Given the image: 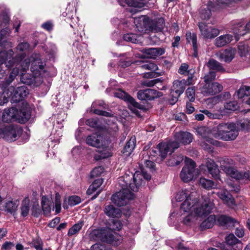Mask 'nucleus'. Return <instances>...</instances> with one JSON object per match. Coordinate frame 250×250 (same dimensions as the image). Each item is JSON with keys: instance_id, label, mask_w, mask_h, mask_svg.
I'll return each instance as SVG.
<instances>
[{"instance_id": "obj_37", "label": "nucleus", "mask_w": 250, "mask_h": 250, "mask_svg": "<svg viewBox=\"0 0 250 250\" xmlns=\"http://www.w3.org/2000/svg\"><path fill=\"white\" fill-rule=\"evenodd\" d=\"M225 241L228 245L232 247H233L235 246L238 245H239L240 246H237V248L241 249L242 247L240 243V241L236 238L233 234H229L226 236L225 238Z\"/></svg>"}, {"instance_id": "obj_54", "label": "nucleus", "mask_w": 250, "mask_h": 250, "mask_svg": "<svg viewBox=\"0 0 250 250\" xmlns=\"http://www.w3.org/2000/svg\"><path fill=\"white\" fill-rule=\"evenodd\" d=\"M201 112H202L204 114V115H206L207 117H208L210 119H221V117H222V115H221V114H213L206 109L201 110Z\"/></svg>"}, {"instance_id": "obj_18", "label": "nucleus", "mask_w": 250, "mask_h": 250, "mask_svg": "<svg viewBox=\"0 0 250 250\" xmlns=\"http://www.w3.org/2000/svg\"><path fill=\"white\" fill-rule=\"evenodd\" d=\"M172 141H168L158 145L156 149L159 150L160 161H163L166 157L168 152L173 151L176 149L172 146Z\"/></svg>"}, {"instance_id": "obj_34", "label": "nucleus", "mask_w": 250, "mask_h": 250, "mask_svg": "<svg viewBox=\"0 0 250 250\" xmlns=\"http://www.w3.org/2000/svg\"><path fill=\"white\" fill-rule=\"evenodd\" d=\"M234 55L235 50L234 49H226L219 54V59L225 62H230L233 59Z\"/></svg>"}, {"instance_id": "obj_45", "label": "nucleus", "mask_w": 250, "mask_h": 250, "mask_svg": "<svg viewBox=\"0 0 250 250\" xmlns=\"http://www.w3.org/2000/svg\"><path fill=\"white\" fill-rule=\"evenodd\" d=\"M110 156L106 147H104L102 149L98 150V153L94 155V159L98 161L102 159L107 158Z\"/></svg>"}, {"instance_id": "obj_20", "label": "nucleus", "mask_w": 250, "mask_h": 250, "mask_svg": "<svg viewBox=\"0 0 250 250\" xmlns=\"http://www.w3.org/2000/svg\"><path fill=\"white\" fill-rule=\"evenodd\" d=\"M18 110L14 107L6 109L4 110L2 116V121L4 123H9L13 121L18 120Z\"/></svg>"}, {"instance_id": "obj_30", "label": "nucleus", "mask_w": 250, "mask_h": 250, "mask_svg": "<svg viewBox=\"0 0 250 250\" xmlns=\"http://www.w3.org/2000/svg\"><path fill=\"white\" fill-rule=\"evenodd\" d=\"M186 39L187 42L188 43H192L193 50V55L195 57H197L198 56V47L197 42V36L196 34L194 33H191L190 32H187L186 35Z\"/></svg>"}, {"instance_id": "obj_17", "label": "nucleus", "mask_w": 250, "mask_h": 250, "mask_svg": "<svg viewBox=\"0 0 250 250\" xmlns=\"http://www.w3.org/2000/svg\"><path fill=\"white\" fill-rule=\"evenodd\" d=\"M29 93L27 87L23 85L19 86L17 88L14 87V91L12 97V101L14 103H18L22 101Z\"/></svg>"}, {"instance_id": "obj_51", "label": "nucleus", "mask_w": 250, "mask_h": 250, "mask_svg": "<svg viewBox=\"0 0 250 250\" xmlns=\"http://www.w3.org/2000/svg\"><path fill=\"white\" fill-rule=\"evenodd\" d=\"M188 195H191L189 194V191L187 190L179 191L176 195L175 198L177 201L181 202L184 200H186L188 197Z\"/></svg>"}, {"instance_id": "obj_35", "label": "nucleus", "mask_w": 250, "mask_h": 250, "mask_svg": "<svg viewBox=\"0 0 250 250\" xmlns=\"http://www.w3.org/2000/svg\"><path fill=\"white\" fill-rule=\"evenodd\" d=\"M207 66L210 70H215L218 72H224L225 69L221 64L217 61L211 59L207 63Z\"/></svg>"}, {"instance_id": "obj_14", "label": "nucleus", "mask_w": 250, "mask_h": 250, "mask_svg": "<svg viewBox=\"0 0 250 250\" xmlns=\"http://www.w3.org/2000/svg\"><path fill=\"white\" fill-rule=\"evenodd\" d=\"M19 205V201L11 198L4 200L0 205V209L7 213L14 215Z\"/></svg>"}, {"instance_id": "obj_27", "label": "nucleus", "mask_w": 250, "mask_h": 250, "mask_svg": "<svg viewBox=\"0 0 250 250\" xmlns=\"http://www.w3.org/2000/svg\"><path fill=\"white\" fill-rule=\"evenodd\" d=\"M217 222L220 226L225 228L233 227L237 223L234 219L226 215H221L218 217Z\"/></svg>"}, {"instance_id": "obj_24", "label": "nucleus", "mask_w": 250, "mask_h": 250, "mask_svg": "<svg viewBox=\"0 0 250 250\" xmlns=\"http://www.w3.org/2000/svg\"><path fill=\"white\" fill-rule=\"evenodd\" d=\"M206 167L208 172L214 178L220 179V171L218 168L217 165L213 160L210 159H208L206 162Z\"/></svg>"}, {"instance_id": "obj_41", "label": "nucleus", "mask_w": 250, "mask_h": 250, "mask_svg": "<svg viewBox=\"0 0 250 250\" xmlns=\"http://www.w3.org/2000/svg\"><path fill=\"white\" fill-rule=\"evenodd\" d=\"M215 222V215H210L201 224L200 227L203 229L211 228L213 226Z\"/></svg>"}, {"instance_id": "obj_31", "label": "nucleus", "mask_w": 250, "mask_h": 250, "mask_svg": "<svg viewBox=\"0 0 250 250\" xmlns=\"http://www.w3.org/2000/svg\"><path fill=\"white\" fill-rule=\"evenodd\" d=\"M188 65L187 64L182 63L178 70V72L179 74L182 75L187 74L188 76V84H192L195 70L193 69H190L188 70Z\"/></svg>"}, {"instance_id": "obj_10", "label": "nucleus", "mask_w": 250, "mask_h": 250, "mask_svg": "<svg viewBox=\"0 0 250 250\" xmlns=\"http://www.w3.org/2000/svg\"><path fill=\"white\" fill-rule=\"evenodd\" d=\"M114 94L116 97L128 102L133 107H134V110L131 107L130 108L134 113L137 115H139V111L137 109H143L144 108L143 105L138 103L133 97L121 89L117 90L114 92Z\"/></svg>"}, {"instance_id": "obj_19", "label": "nucleus", "mask_w": 250, "mask_h": 250, "mask_svg": "<svg viewBox=\"0 0 250 250\" xmlns=\"http://www.w3.org/2000/svg\"><path fill=\"white\" fill-rule=\"evenodd\" d=\"M144 58L155 59L163 55L165 50L163 48H144L141 50Z\"/></svg>"}, {"instance_id": "obj_61", "label": "nucleus", "mask_w": 250, "mask_h": 250, "mask_svg": "<svg viewBox=\"0 0 250 250\" xmlns=\"http://www.w3.org/2000/svg\"><path fill=\"white\" fill-rule=\"evenodd\" d=\"M32 245H33V247L36 250H43V248H42L43 242L41 239H37L34 240L33 241Z\"/></svg>"}, {"instance_id": "obj_62", "label": "nucleus", "mask_w": 250, "mask_h": 250, "mask_svg": "<svg viewBox=\"0 0 250 250\" xmlns=\"http://www.w3.org/2000/svg\"><path fill=\"white\" fill-rule=\"evenodd\" d=\"M216 74L213 71H209L208 74L204 77V81L205 83H211V81L215 79Z\"/></svg>"}, {"instance_id": "obj_16", "label": "nucleus", "mask_w": 250, "mask_h": 250, "mask_svg": "<svg viewBox=\"0 0 250 250\" xmlns=\"http://www.w3.org/2000/svg\"><path fill=\"white\" fill-rule=\"evenodd\" d=\"M162 96L161 92L152 89L140 90L137 93V98L142 101H151Z\"/></svg>"}, {"instance_id": "obj_44", "label": "nucleus", "mask_w": 250, "mask_h": 250, "mask_svg": "<svg viewBox=\"0 0 250 250\" xmlns=\"http://www.w3.org/2000/svg\"><path fill=\"white\" fill-rule=\"evenodd\" d=\"M83 225V223L81 221L74 224L70 229H69L67 233V235L70 237L77 234L82 229Z\"/></svg>"}, {"instance_id": "obj_59", "label": "nucleus", "mask_w": 250, "mask_h": 250, "mask_svg": "<svg viewBox=\"0 0 250 250\" xmlns=\"http://www.w3.org/2000/svg\"><path fill=\"white\" fill-rule=\"evenodd\" d=\"M186 94L189 102H193L195 100V90L193 87H189L186 90Z\"/></svg>"}, {"instance_id": "obj_40", "label": "nucleus", "mask_w": 250, "mask_h": 250, "mask_svg": "<svg viewBox=\"0 0 250 250\" xmlns=\"http://www.w3.org/2000/svg\"><path fill=\"white\" fill-rule=\"evenodd\" d=\"M41 205L42 207V211L45 215L49 214L51 211V202L45 196H42V198Z\"/></svg>"}, {"instance_id": "obj_33", "label": "nucleus", "mask_w": 250, "mask_h": 250, "mask_svg": "<svg viewBox=\"0 0 250 250\" xmlns=\"http://www.w3.org/2000/svg\"><path fill=\"white\" fill-rule=\"evenodd\" d=\"M105 213L110 217L119 218L121 216V211L119 208H115L112 205L105 207L104 208Z\"/></svg>"}, {"instance_id": "obj_55", "label": "nucleus", "mask_w": 250, "mask_h": 250, "mask_svg": "<svg viewBox=\"0 0 250 250\" xmlns=\"http://www.w3.org/2000/svg\"><path fill=\"white\" fill-rule=\"evenodd\" d=\"M32 214L37 217L42 212V210L40 208V206L37 203H34L31 208Z\"/></svg>"}, {"instance_id": "obj_29", "label": "nucleus", "mask_w": 250, "mask_h": 250, "mask_svg": "<svg viewBox=\"0 0 250 250\" xmlns=\"http://www.w3.org/2000/svg\"><path fill=\"white\" fill-rule=\"evenodd\" d=\"M233 40V36L230 34L221 35L215 39L214 44L218 47H223L229 43Z\"/></svg>"}, {"instance_id": "obj_52", "label": "nucleus", "mask_w": 250, "mask_h": 250, "mask_svg": "<svg viewBox=\"0 0 250 250\" xmlns=\"http://www.w3.org/2000/svg\"><path fill=\"white\" fill-rule=\"evenodd\" d=\"M159 82H162V80L161 78L156 79L152 80H145L142 82V84L144 86L147 87H152Z\"/></svg>"}, {"instance_id": "obj_26", "label": "nucleus", "mask_w": 250, "mask_h": 250, "mask_svg": "<svg viewBox=\"0 0 250 250\" xmlns=\"http://www.w3.org/2000/svg\"><path fill=\"white\" fill-rule=\"evenodd\" d=\"M119 4L123 6H125V5H127L130 7H134V10L131 9L130 11L133 13H136L138 11H141V10L137 9L136 8L139 9L142 8L144 6V4L142 2H139L134 0H119Z\"/></svg>"}, {"instance_id": "obj_1", "label": "nucleus", "mask_w": 250, "mask_h": 250, "mask_svg": "<svg viewBox=\"0 0 250 250\" xmlns=\"http://www.w3.org/2000/svg\"><path fill=\"white\" fill-rule=\"evenodd\" d=\"M138 174H125L119 178L118 183L121 189L112 196V201L118 206L126 205L133 199L134 194L132 191H137L139 187V183L136 184Z\"/></svg>"}, {"instance_id": "obj_32", "label": "nucleus", "mask_w": 250, "mask_h": 250, "mask_svg": "<svg viewBox=\"0 0 250 250\" xmlns=\"http://www.w3.org/2000/svg\"><path fill=\"white\" fill-rule=\"evenodd\" d=\"M14 91V87L11 86L7 89H4L1 93H0V105H1L6 103L8 101V99L10 97H12Z\"/></svg>"}, {"instance_id": "obj_11", "label": "nucleus", "mask_w": 250, "mask_h": 250, "mask_svg": "<svg viewBox=\"0 0 250 250\" xmlns=\"http://www.w3.org/2000/svg\"><path fill=\"white\" fill-rule=\"evenodd\" d=\"M201 36L205 39H212L217 37L220 33L218 29L208 26V24L199 22L198 23Z\"/></svg>"}, {"instance_id": "obj_13", "label": "nucleus", "mask_w": 250, "mask_h": 250, "mask_svg": "<svg viewBox=\"0 0 250 250\" xmlns=\"http://www.w3.org/2000/svg\"><path fill=\"white\" fill-rule=\"evenodd\" d=\"M193 140L191 133L187 132H176L174 134V141H172V146L174 148L179 147L180 144L187 145L190 143Z\"/></svg>"}, {"instance_id": "obj_3", "label": "nucleus", "mask_w": 250, "mask_h": 250, "mask_svg": "<svg viewBox=\"0 0 250 250\" xmlns=\"http://www.w3.org/2000/svg\"><path fill=\"white\" fill-rule=\"evenodd\" d=\"M134 23L141 32H158L163 29L165 20L163 18L151 20L146 16H141L134 19Z\"/></svg>"}, {"instance_id": "obj_5", "label": "nucleus", "mask_w": 250, "mask_h": 250, "mask_svg": "<svg viewBox=\"0 0 250 250\" xmlns=\"http://www.w3.org/2000/svg\"><path fill=\"white\" fill-rule=\"evenodd\" d=\"M238 135V130L235 124L231 123L220 124L217 127L214 136L224 141H231L236 139Z\"/></svg>"}, {"instance_id": "obj_53", "label": "nucleus", "mask_w": 250, "mask_h": 250, "mask_svg": "<svg viewBox=\"0 0 250 250\" xmlns=\"http://www.w3.org/2000/svg\"><path fill=\"white\" fill-rule=\"evenodd\" d=\"M143 69L156 71L158 70V66L152 62H146L140 66Z\"/></svg>"}, {"instance_id": "obj_28", "label": "nucleus", "mask_w": 250, "mask_h": 250, "mask_svg": "<svg viewBox=\"0 0 250 250\" xmlns=\"http://www.w3.org/2000/svg\"><path fill=\"white\" fill-rule=\"evenodd\" d=\"M238 98H244L245 102L250 105V86H243L237 91Z\"/></svg>"}, {"instance_id": "obj_4", "label": "nucleus", "mask_w": 250, "mask_h": 250, "mask_svg": "<svg viewBox=\"0 0 250 250\" xmlns=\"http://www.w3.org/2000/svg\"><path fill=\"white\" fill-rule=\"evenodd\" d=\"M45 64L40 58L34 59L32 62L31 70L35 76L25 74L21 77V82L27 85L32 86H38L42 83V78L40 76L41 71H42Z\"/></svg>"}, {"instance_id": "obj_48", "label": "nucleus", "mask_w": 250, "mask_h": 250, "mask_svg": "<svg viewBox=\"0 0 250 250\" xmlns=\"http://www.w3.org/2000/svg\"><path fill=\"white\" fill-rule=\"evenodd\" d=\"M146 155V156L143 157V159L142 160V163H144L146 167L150 169H153L155 167V164L153 162L154 161L150 159H149L150 160H147L146 157H147L148 153L147 152L144 151L143 155Z\"/></svg>"}, {"instance_id": "obj_57", "label": "nucleus", "mask_w": 250, "mask_h": 250, "mask_svg": "<svg viewBox=\"0 0 250 250\" xmlns=\"http://www.w3.org/2000/svg\"><path fill=\"white\" fill-rule=\"evenodd\" d=\"M81 202L80 197L76 195L71 196L68 199V204L71 206L79 204Z\"/></svg>"}, {"instance_id": "obj_63", "label": "nucleus", "mask_w": 250, "mask_h": 250, "mask_svg": "<svg viewBox=\"0 0 250 250\" xmlns=\"http://www.w3.org/2000/svg\"><path fill=\"white\" fill-rule=\"evenodd\" d=\"M159 153L156 149H153L150 152V155L148 156L149 159L152 160L157 161L159 160Z\"/></svg>"}, {"instance_id": "obj_7", "label": "nucleus", "mask_w": 250, "mask_h": 250, "mask_svg": "<svg viewBox=\"0 0 250 250\" xmlns=\"http://www.w3.org/2000/svg\"><path fill=\"white\" fill-rule=\"evenodd\" d=\"M239 0H209L206 7H202L200 11V18L203 20L209 19L211 11H216L221 8L222 5L236 2Z\"/></svg>"}, {"instance_id": "obj_22", "label": "nucleus", "mask_w": 250, "mask_h": 250, "mask_svg": "<svg viewBox=\"0 0 250 250\" xmlns=\"http://www.w3.org/2000/svg\"><path fill=\"white\" fill-rule=\"evenodd\" d=\"M86 143L89 146L99 148L104 146L102 137L96 134L88 136L86 139Z\"/></svg>"}, {"instance_id": "obj_43", "label": "nucleus", "mask_w": 250, "mask_h": 250, "mask_svg": "<svg viewBox=\"0 0 250 250\" xmlns=\"http://www.w3.org/2000/svg\"><path fill=\"white\" fill-rule=\"evenodd\" d=\"M30 210L29 200L28 198L24 199L21 203V214L22 217H26L28 214Z\"/></svg>"}, {"instance_id": "obj_9", "label": "nucleus", "mask_w": 250, "mask_h": 250, "mask_svg": "<svg viewBox=\"0 0 250 250\" xmlns=\"http://www.w3.org/2000/svg\"><path fill=\"white\" fill-rule=\"evenodd\" d=\"M22 129L18 126L9 125L0 128V135L6 141L12 142L17 140L22 133Z\"/></svg>"}, {"instance_id": "obj_25", "label": "nucleus", "mask_w": 250, "mask_h": 250, "mask_svg": "<svg viewBox=\"0 0 250 250\" xmlns=\"http://www.w3.org/2000/svg\"><path fill=\"white\" fill-rule=\"evenodd\" d=\"M235 24L232 28L233 32L235 35V38L236 41H238L240 36L244 35L247 31L244 26V22L243 20L235 22Z\"/></svg>"}, {"instance_id": "obj_58", "label": "nucleus", "mask_w": 250, "mask_h": 250, "mask_svg": "<svg viewBox=\"0 0 250 250\" xmlns=\"http://www.w3.org/2000/svg\"><path fill=\"white\" fill-rule=\"evenodd\" d=\"M238 107V104L235 101H231L226 103L225 108L227 110L234 111Z\"/></svg>"}, {"instance_id": "obj_38", "label": "nucleus", "mask_w": 250, "mask_h": 250, "mask_svg": "<svg viewBox=\"0 0 250 250\" xmlns=\"http://www.w3.org/2000/svg\"><path fill=\"white\" fill-rule=\"evenodd\" d=\"M135 137H131L129 140L126 143L123 150V153L126 155L130 154L135 147Z\"/></svg>"}, {"instance_id": "obj_15", "label": "nucleus", "mask_w": 250, "mask_h": 250, "mask_svg": "<svg viewBox=\"0 0 250 250\" xmlns=\"http://www.w3.org/2000/svg\"><path fill=\"white\" fill-rule=\"evenodd\" d=\"M223 89L222 86L217 82L207 83L201 89V93L205 96L215 95Z\"/></svg>"}, {"instance_id": "obj_60", "label": "nucleus", "mask_w": 250, "mask_h": 250, "mask_svg": "<svg viewBox=\"0 0 250 250\" xmlns=\"http://www.w3.org/2000/svg\"><path fill=\"white\" fill-rule=\"evenodd\" d=\"M104 172V168L102 167L94 168L90 173L91 177L94 178L100 176Z\"/></svg>"}, {"instance_id": "obj_6", "label": "nucleus", "mask_w": 250, "mask_h": 250, "mask_svg": "<svg viewBox=\"0 0 250 250\" xmlns=\"http://www.w3.org/2000/svg\"><path fill=\"white\" fill-rule=\"evenodd\" d=\"M220 167L227 175L236 180L247 179L250 181V171L240 172L232 167L233 161L225 158L220 161Z\"/></svg>"}, {"instance_id": "obj_12", "label": "nucleus", "mask_w": 250, "mask_h": 250, "mask_svg": "<svg viewBox=\"0 0 250 250\" xmlns=\"http://www.w3.org/2000/svg\"><path fill=\"white\" fill-rule=\"evenodd\" d=\"M89 238L91 240L96 241L110 242L112 240L113 235L108 234L107 229H94L90 232Z\"/></svg>"}, {"instance_id": "obj_21", "label": "nucleus", "mask_w": 250, "mask_h": 250, "mask_svg": "<svg viewBox=\"0 0 250 250\" xmlns=\"http://www.w3.org/2000/svg\"><path fill=\"white\" fill-rule=\"evenodd\" d=\"M216 194L228 206L232 208L235 206L234 199L232 195L229 193L228 191L221 190L218 192Z\"/></svg>"}, {"instance_id": "obj_2", "label": "nucleus", "mask_w": 250, "mask_h": 250, "mask_svg": "<svg viewBox=\"0 0 250 250\" xmlns=\"http://www.w3.org/2000/svg\"><path fill=\"white\" fill-rule=\"evenodd\" d=\"M192 195L188 197L182 203L180 206L181 211L194 214L200 217L206 216L210 213L213 205L209 201H204L202 202L197 199H193Z\"/></svg>"}, {"instance_id": "obj_23", "label": "nucleus", "mask_w": 250, "mask_h": 250, "mask_svg": "<svg viewBox=\"0 0 250 250\" xmlns=\"http://www.w3.org/2000/svg\"><path fill=\"white\" fill-rule=\"evenodd\" d=\"M186 85H188V80L184 79L181 81L175 80L173 83L170 91L173 93L181 95L184 92Z\"/></svg>"}, {"instance_id": "obj_8", "label": "nucleus", "mask_w": 250, "mask_h": 250, "mask_svg": "<svg viewBox=\"0 0 250 250\" xmlns=\"http://www.w3.org/2000/svg\"><path fill=\"white\" fill-rule=\"evenodd\" d=\"M185 162V166L181 171L180 177L184 182L187 183L196 177L199 172L195 168V163L191 159L186 158Z\"/></svg>"}, {"instance_id": "obj_47", "label": "nucleus", "mask_w": 250, "mask_h": 250, "mask_svg": "<svg viewBox=\"0 0 250 250\" xmlns=\"http://www.w3.org/2000/svg\"><path fill=\"white\" fill-rule=\"evenodd\" d=\"M102 183L103 180L102 179H98L95 180L89 187L88 190H87V193L88 194H92L102 185Z\"/></svg>"}, {"instance_id": "obj_49", "label": "nucleus", "mask_w": 250, "mask_h": 250, "mask_svg": "<svg viewBox=\"0 0 250 250\" xmlns=\"http://www.w3.org/2000/svg\"><path fill=\"white\" fill-rule=\"evenodd\" d=\"M218 144H219V143L216 141H214L211 139H206L202 143L201 146L205 149L211 150V147L210 146V144H212L213 145H215V146H218Z\"/></svg>"}, {"instance_id": "obj_64", "label": "nucleus", "mask_w": 250, "mask_h": 250, "mask_svg": "<svg viewBox=\"0 0 250 250\" xmlns=\"http://www.w3.org/2000/svg\"><path fill=\"white\" fill-rule=\"evenodd\" d=\"M111 229L114 230H120L122 228V224L120 220H113L111 225Z\"/></svg>"}, {"instance_id": "obj_50", "label": "nucleus", "mask_w": 250, "mask_h": 250, "mask_svg": "<svg viewBox=\"0 0 250 250\" xmlns=\"http://www.w3.org/2000/svg\"><path fill=\"white\" fill-rule=\"evenodd\" d=\"M138 174V177L136 178V181L135 182L136 184L139 183V186L141 185L142 183V180L141 179V178L142 176H143V177L146 179V180H149L151 179V176L149 174L147 173L146 172H145L144 171L142 170V173L140 174L137 172H136L134 175H133L132 173L130 175H132L133 176H134L135 174Z\"/></svg>"}, {"instance_id": "obj_56", "label": "nucleus", "mask_w": 250, "mask_h": 250, "mask_svg": "<svg viewBox=\"0 0 250 250\" xmlns=\"http://www.w3.org/2000/svg\"><path fill=\"white\" fill-rule=\"evenodd\" d=\"M137 36L134 34H126L124 36V39L127 42L132 43H136L137 41Z\"/></svg>"}, {"instance_id": "obj_46", "label": "nucleus", "mask_w": 250, "mask_h": 250, "mask_svg": "<svg viewBox=\"0 0 250 250\" xmlns=\"http://www.w3.org/2000/svg\"><path fill=\"white\" fill-rule=\"evenodd\" d=\"M200 184L203 188L208 189L215 188L216 187V185H215L211 180H208L204 178H200Z\"/></svg>"}, {"instance_id": "obj_42", "label": "nucleus", "mask_w": 250, "mask_h": 250, "mask_svg": "<svg viewBox=\"0 0 250 250\" xmlns=\"http://www.w3.org/2000/svg\"><path fill=\"white\" fill-rule=\"evenodd\" d=\"M250 46L246 42H241L238 46V53L241 57H246L249 54Z\"/></svg>"}, {"instance_id": "obj_39", "label": "nucleus", "mask_w": 250, "mask_h": 250, "mask_svg": "<svg viewBox=\"0 0 250 250\" xmlns=\"http://www.w3.org/2000/svg\"><path fill=\"white\" fill-rule=\"evenodd\" d=\"M183 160L184 157L182 155H174L167 161V165L170 167L178 166L183 162Z\"/></svg>"}, {"instance_id": "obj_36", "label": "nucleus", "mask_w": 250, "mask_h": 250, "mask_svg": "<svg viewBox=\"0 0 250 250\" xmlns=\"http://www.w3.org/2000/svg\"><path fill=\"white\" fill-rule=\"evenodd\" d=\"M17 116L19 118L18 120H21L20 122L22 123L27 122L31 117L30 108L26 107L21 109L20 111H18Z\"/></svg>"}]
</instances>
